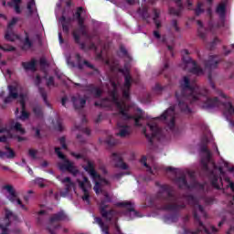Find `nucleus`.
Masks as SVG:
<instances>
[{"label": "nucleus", "instance_id": "f257e3e1", "mask_svg": "<svg viewBox=\"0 0 234 234\" xmlns=\"http://www.w3.org/2000/svg\"><path fill=\"white\" fill-rule=\"evenodd\" d=\"M180 91H176V98L181 112L191 114L189 103L201 101L202 109H215V107L222 105L225 114H229V116H233L234 114V106L231 101L221 102L217 97L212 99L207 97V90L202 89L197 84H191V80L186 76L180 82Z\"/></svg>", "mask_w": 234, "mask_h": 234}, {"label": "nucleus", "instance_id": "f03ea898", "mask_svg": "<svg viewBox=\"0 0 234 234\" xmlns=\"http://www.w3.org/2000/svg\"><path fill=\"white\" fill-rule=\"evenodd\" d=\"M183 198L188 202V206L192 208V215L194 217V220L197 224H198L199 228L196 231L188 230V233L191 234H211L209 230L204 226V222L200 219V215L204 218H207V213L202 205H200V199L193 195H183Z\"/></svg>", "mask_w": 234, "mask_h": 234}, {"label": "nucleus", "instance_id": "7ed1b4c3", "mask_svg": "<svg viewBox=\"0 0 234 234\" xmlns=\"http://www.w3.org/2000/svg\"><path fill=\"white\" fill-rule=\"evenodd\" d=\"M219 60L208 59L204 60L205 69L197 62V60L188 59L183 60V69L190 74H195V76H204L206 70L208 71V80L210 83L213 81L212 70H215L218 67Z\"/></svg>", "mask_w": 234, "mask_h": 234}, {"label": "nucleus", "instance_id": "20e7f679", "mask_svg": "<svg viewBox=\"0 0 234 234\" xmlns=\"http://www.w3.org/2000/svg\"><path fill=\"white\" fill-rule=\"evenodd\" d=\"M157 198H159V200H165V202H173L163 205V211H180V209H186V204L176 203V197L175 196V193H173V187L169 185L160 186Z\"/></svg>", "mask_w": 234, "mask_h": 234}, {"label": "nucleus", "instance_id": "39448f33", "mask_svg": "<svg viewBox=\"0 0 234 234\" xmlns=\"http://www.w3.org/2000/svg\"><path fill=\"white\" fill-rule=\"evenodd\" d=\"M113 90L111 92L112 103H114L119 111V114L122 116L123 120H133L135 127H142V123H140V120H144V116L142 114L139 115H131L129 114V107H127L124 102L120 101L118 99V85L116 82L112 83Z\"/></svg>", "mask_w": 234, "mask_h": 234}, {"label": "nucleus", "instance_id": "423d86ee", "mask_svg": "<svg viewBox=\"0 0 234 234\" xmlns=\"http://www.w3.org/2000/svg\"><path fill=\"white\" fill-rule=\"evenodd\" d=\"M55 153L60 160H63V163H58V169L60 171H68L73 176H78L80 175V170L78 166L74 165V163L67 159V155L61 153V148L56 147Z\"/></svg>", "mask_w": 234, "mask_h": 234}, {"label": "nucleus", "instance_id": "0eeeda50", "mask_svg": "<svg viewBox=\"0 0 234 234\" xmlns=\"http://www.w3.org/2000/svg\"><path fill=\"white\" fill-rule=\"evenodd\" d=\"M112 202V198L111 196H109V193H104V198L101 199V202L99 204V210L102 217V218H105L108 222H111L112 218H114V215L116 214V211L114 209L111 208L109 209V205ZM109 209V210H107Z\"/></svg>", "mask_w": 234, "mask_h": 234}, {"label": "nucleus", "instance_id": "6e6552de", "mask_svg": "<svg viewBox=\"0 0 234 234\" xmlns=\"http://www.w3.org/2000/svg\"><path fill=\"white\" fill-rule=\"evenodd\" d=\"M147 127L150 129V133H147V129H143V133L144 134L145 138L149 142L150 145H153L154 142L153 140H158L160 141L162 138H164V132L162 131V128L158 127V124L156 122H148Z\"/></svg>", "mask_w": 234, "mask_h": 234}, {"label": "nucleus", "instance_id": "1a4fd4ad", "mask_svg": "<svg viewBox=\"0 0 234 234\" xmlns=\"http://www.w3.org/2000/svg\"><path fill=\"white\" fill-rule=\"evenodd\" d=\"M119 72H122V76H124L122 98H124V100H130L131 86L133 85V77H131V71L129 70V69H120Z\"/></svg>", "mask_w": 234, "mask_h": 234}, {"label": "nucleus", "instance_id": "9d476101", "mask_svg": "<svg viewBox=\"0 0 234 234\" xmlns=\"http://www.w3.org/2000/svg\"><path fill=\"white\" fill-rule=\"evenodd\" d=\"M155 120H160L161 122H164L167 125L168 129H170V131H173L176 125L175 107L171 106L166 111H165V112L161 116L156 117Z\"/></svg>", "mask_w": 234, "mask_h": 234}, {"label": "nucleus", "instance_id": "9b49d317", "mask_svg": "<svg viewBox=\"0 0 234 234\" xmlns=\"http://www.w3.org/2000/svg\"><path fill=\"white\" fill-rule=\"evenodd\" d=\"M207 163L208 162L205 161L204 159L201 160L202 171H204L205 173H210L212 187H215V189H221L222 177L218 176V175H216L213 170H209V165H207Z\"/></svg>", "mask_w": 234, "mask_h": 234}, {"label": "nucleus", "instance_id": "f8f14e48", "mask_svg": "<svg viewBox=\"0 0 234 234\" xmlns=\"http://www.w3.org/2000/svg\"><path fill=\"white\" fill-rule=\"evenodd\" d=\"M68 65L71 67V69H79L81 70L83 69V66L86 65L88 69H91L93 72L90 74L93 76H100V69H96L94 65L90 64L89 60H81V59H68L67 60Z\"/></svg>", "mask_w": 234, "mask_h": 234}, {"label": "nucleus", "instance_id": "ddd939ff", "mask_svg": "<svg viewBox=\"0 0 234 234\" xmlns=\"http://www.w3.org/2000/svg\"><path fill=\"white\" fill-rule=\"evenodd\" d=\"M84 170L89 173L90 176H91L92 180H99L101 184H104V186H109V180L106 178L101 177L96 169H94V164L92 162L88 161L87 165L84 167Z\"/></svg>", "mask_w": 234, "mask_h": 234}, {"label": "nucleus", "instance_id": "4468645a", "mask_svg": "<svg viewBox=\"0 0 234 234\" xmlns=\"http://www.w3.org/2000/svg\"><path fill=\"white\" fill-rule=\"evenodd\" d=\"M5 189L9 193L8 200L9 202H12V204H16V206H20L24 211H27L28 208L23 204L21 199L17 197V194L16 193V190L14 189V186L12 185H6L5 186Z\"/></svg>", "mask_w": 234, "mask_h": 234}, {"label": "nucleus", "instance_id": "2eb2a0df", "mask_svg": "<svg viewBox=\"0 0 234 234\" xmlns=\"http://www.w3.org/2000/svg\"><path fill=\"white\" fill-rule=\"evenodd\" d=\"M34 45L36 47H41V38L37 37L35 41H32L28 32L25 31V39L23 40L22 50H30Z\"/></svg>", "mask_w": 234, "mask_h": 234}, {"label": "nucleus", "instance_id": "dca6fc26", "mask_svg": "<svg viewBox=\"0 0 234 234\" xmlns=\"http://www.w3.org/2000/svg\"><path fill=\"white\" fill-rule=\"evenodd\" d=\"M113 162H115V167H118L119 169H122L123 171H127L129 169V166L125 162H123V157H122V154L113 153L112 154Z\"/></svg>", "mask_w": 234, "mask_h": 234}, {"label": "nucleus", "instance_id": "f3484780", "mask_svg": "<svg viewBox=\"0 0 234 234\" xmlns=\"http://www.w3.org/2000/svg\"><path fill=\"white\" fill-rule=\"evenodd\" d=\"M40 66L44 70L43 79L47 80V82H46L47 87H54V77L51 76L48 78V72H47V69H45V67H48V63L47 62V59H40Z\"/></svg>", "mask_w": 234, "mask_h": 234}, {"label": "nucleus", "instance_id": "a211bd4d", "mask_svg": "<svg viewBox=\"0 0 234 234\" xmlns=\"http://www.w3.org/2000/svg\"><path fill=\"white\" fill-rule=\"evenodd\" d=\"M18 102L20 103L22 109L21 115L18 117V119L22 121L28 120V118H30V113L27 112V102L25 101L24 95H20V100L18 101Z\"/></svg>", "mask_w": 234, "mask_h": 234}, {"label": "nucleus", "instance_id": "6ab92c4d", "mask_svg": "<svg viewBox=\"0 0 234 234\" xmlns=\"http://www.w3.org/2000/svg\"><path fill=\"white\" fill-rule=\"evenodd\" d=\"M176 182L179 189H193V187H195V185L197 184L194 183V185H189V183H187V178H186V176H181L177 177Z\"/></svg>", "mask_w": 234, "mask_h": 234}, {"label": "nucleus", "instance_id": "aec40b11", "mask_svg": "<svg viewBox=\"0 0 234 234\" xmlns=\"http://www.w3.org/2000/svg\"><path fill=\"white\" fill-rule=\"evenodd\" d=\"M177 9L175 7H169V14L170 16H176V17L180 16L182 14V10H184V5H182V0H174Z\"/></svg>", "mask_w": 234, "mask_h": 234}, {"label": "nucleus", "instance_id": "412c9836", "mask_svg": "<svg viewBox=\"0 0 234 234\" xmlns=\"http://www.w3.org/2000/svg\"><path fill=\"white\" fill-rule=\"evenodd\" d=\"M117 127L119 129L117 136H120L121 138H125L131 135V127L129 125H122L120 122H118Z\"/></svg>", "mask_w": 234, "mask_h": 234}, {"label": "nucleus", "instance_id": "4be33fe9", "mask_svg": "<svg viewBox=\"0 0 234 234\" xmlns=\"http://www.w3.org/2000/svg\"><path fill=\"white\" fill-rule=\"evenodd\" d=\"M62 19V30L65 32V34H69L70 32V27H72V22L74 21V18L69 16H61Z\"/></svg>", "mask_w": 234, "mask_h": 234}, {"label": "nucleus", "instance_id": "5701e85b", "mask_svg": "<svg viewBox=\"0 0 234 234\" xmlns=\"http://www.w3.org/2000/svg\"><path fill=\"white\" fill-rule=\"evenodd\" d=\"M118 207H124V209H127L130 213L133 212L135 217H138V212L134 210V205L131 203L130 201H122L117 203Z\"/></svg>", "mask_w": 234, "mask_h": 234}, {"label": "nucleus", "instance_id": "b1692460", "mask_svg": "<svg viewBox=\"0 0 234 234\" xmlns=\"http://www.w3.org/2000/svg\"><path fill=\"white\" fill-rule=\"evenodd\" d=\"M71 100L73 101V107L76 110L83 109V107H85L87 103V99H83V98L78 99L76 97H72Z\"/></svg>", "mask_w": 234, "mask_h": 234}, {"label": "nucleus", "instance_id": "393cba45", "mask_svg": "<svg viewBox=\"0 0 234 234\" xmlns=\"http://www.w3.org/2000/svg\"><path fill=\"white\" fill-rule=\"evenodd\" d=\"M87 90L88 92H90V94H93L94 98H100L102 94V90L101 89L92 85V84H90L88 87H87Z\"/></svg>", "mask_w": 234, "mask_h": 234}, {"label": "nucleus", "instance_id": "a878e982", "mask_svg": "<svg viewBox=\"0 0 234 234\" xmlns=\"http://www.w3.org/2000/svg\"><path fill=\"white\" fill-rule=\"evenodd\" d=\"M118 54L121 58H125L126 59H133V56L131 55V53H129L127 48H125V46L123 45H121L119 47Z\"/></svg>", "mask_w": 234, "mask_h": 234}, {"label": "nucleus", "instance_id": "bb28decb", "mask_svg": "<svg viewBox=\"0 0 234 234\" xmlns=\"http://www.w3.org/2000/svg\"><path fill=\"white\" fill-rule=\"evenodd\" d=\"M22 3H23V0H11V2H8L7 5L8 6H13L16 14H21Z\"/></svg>", "mask_w": 234, "mask_h": 234}, {"label": "nucleus", "instance_id": "cd10ccee", "mask_svg": "<svg viewBox=\"0 0 234 234\" xmlns=\"http://www.w3.org/2000/svg\"><path fill=\"white\" fill-rule=\"evenodd\" d=\"M22 67L26 72H28V70L36 72V60H31L30 62H22Z\"/></svg>", "mask_w": 234, "mask_h": 234}, {"label": "nucleus", "instance_id": "c85d7f7f", "mask_svg": "<svg viewBox=\"0 0 234 234\" xmlns=\"http://www.w3.org/2000/svg\"><path fill=\"white\" fill-rule=\"evenodd\" d=\"M95 222H97V224L100 226L102 233L111 234L109 232V226L105 225V223L103 222V219H101V218H95Z\"/></svg>", "mask_w": 234, "mask_h": 234}, {"label": "nucleus", "instance_id": "c756f323", "mask_svg": "<svg viewBox=\"0 0 234 234\" xmlns=\"http://www.w3.org/2000/svg\"><path fill=\"white\" fill-rule=\"evenodd\" d=\"M137 12L144 21H147V19L151 17V15L149 14V9L147 7H139Z\"/></svg>", "mask_w": 234, "mask_h": 234}, {"label": "nucleus", "instance_id": "7c9ffc66", "mask_svg": "<svg viewBox=\"0 0 234 234\" xmlns=\"http://www.w3.org/2000/svg\"><path fill=\"white\" fill-rule=\"evenodd\" d=\"M164 220L166 224H171L173 222H178V214H168L164 217Z\"/></svg>", "mask_w": 234, "mask_h": 234}, {"label": "nucleus", "instance_id": "2f4dec72", "mask_svg": "<svg viewBox=\"0 0 234 234\" xmlns=\"http://www.w3.org/2000/svg\"><path fill=\"white\" fill-rule=\"evenodd\" d=\"M38 92L43 99L44 103H46L47 107H51L50 102H48V95L45 88L38 87Z\"/></svg>", "mask_w": 234, "mask_h": 234}, {"label": "nucleus", "instance_id": "473e14b6", "mask_svg": "<svg viewBox=\"0 0 234 234\" xmlns=\"http://www.w3.org/2000/svg\"><path fill=\"white\" fill-rule=\"evenodd\" d=\"M62 184H65L66 193H69L70 189L74 187V183L72 182V179H70V177L69 176L62 179Z\"/></svg>", "mask_w": 234, "mask_h": 234}, {"label": "nucleus", "instance_id": "72a5a7b5", "mask_svg": "<svg viewBox=\"0 0 234 234\" xmlns=\"http://www.w3.org/2000/svg\"><path fill=\"white\" fill-rule=\"evenodd\" d=\"M80 189L83 191L84 195L82 196V200L87 202V204H90V195L89 194V190L86 186H83V183H80Z\"/></svg>", "mask_w": 234, "mask_h": 234}, {"label": "nucleus", "instance_id": "f704fd0d", "mask_svg": "<svg viewBox=\"0 0 234 234\" xmlns=\"http://www.w3.org/2000/svg\"><path fill=\"white\" fill-rule=\"evenodd\" d=\"M72 37L74 38L75 43H77V45H80L81 50H85V48H87V46L85 45L84 42H80V37L78 35V32L76 30H74L72 32Z\"/></svg>", "mask_w": 234, "mask_h": 234}, {"label": "nucleus", "instance_id": "c9c22d12", "mask_svg": "<svg viewBox=\"0 0 234 234\" xmlns=\"http://www.w3.org/2000/svg\"><path fill=\"white\" fill-rule=\"evenodd\" d=\"M5 39L6 41L14 42L16 39H17V35H16L12 29H7L5 35Z\"/></svg>", "mask_w": 234, "mask_h": 234}, {"label": "nucleus", "instance_id": "e433bc0d", "mask_svg": "<svg viewBox=\"0 0 234 234\" xmlns=\"http://www.w3.org/2000/svg\"><path fill=\"white\" fill-rule=\"evenodd\" d=\"M197 23L199 27L197 29V34L199 37H201V39H206V31H204V24L200 20H197Z\"/></svg>", "mask_w": 234, "mask_h": 234}, {"label": "nucleus", "instance_id": "4c0bfd02", "mask_svg": "<svg viewBox=\"0 0 234 234\" xmlns=\"http://www.w3.org/2000/svg\"><path fill=\"white\" fill-rule=\"evenodd\" d=\"M221 42L222 41L216 37L212 42H209L208 44H207V48H208V50H215V48H217V45H219V43Z\"/></svg>", "mask_w": 234, "mask_h": 234}, {"label": "nucleus", "instance_id": "58836bf2", "mask_svg": "<svg viewBox=\"0 0 234 234\" xmlns=\"http://www.w3.org/2000/svg\"><path fill=\"white\" fill-rule=\"evenodd\" d=\"M83 12V7H78L77 11L75 12V14L73 15L75 19L78 21V23H81V21H85V18H83V16H81V14Z\"/></svg>", "mask_w": 234, "mask_h": 234}, {"label": "nucleus", "instance_id": "ea45409f", "mask_svg": "<svg viewBox=\"0 0 234 234\" xmlns=\"http://www.w3.org/2000/svg\"><path fill=\"white\" fill-rule=\"evenodd\" d=\"M33 112L37 118H43V107L41 105L34 106Z\"/></svg>", "mask_w": 234, "mask_h": 234}, {"label": "nucleus", "instance_id": "a19ab883", "mask_svg": "<svg viewBox=\"0 0 234 234\" xmlns=\"http://www.w3.org/2000/svg\"><path fill=\"white\" fill-rule=\"evenodd\" d=\"M9 89V96L10 98H13V100H16V98L19 97V93H17V88L16 86H8Z\"/></svg>", "mask_w": 234, "mask_h": 234}, {"label": "nucleus", "instance_id": "79ce46f5", "mask_svg": "<svg viewBox=\"0 0 234 234\" xmlns=\"http://www.w3.org/2000/svg\"><path fill=\"white\" fill-rule=\"evenodd\" d=\"M79 32L81 36H87L89 33L87 32V26H85V21H80L78 23Z\"/></svg>", "mask_w": 234, "mask_h": 234}, {"label": "nucleus", "instance_id": "37998d69", "mask_svg": "<svg viewBox=\"0 0 234 234\" xmlns=\"http://www.w3.org/2000/svg\"><path fill=\"white\" fill-rule=\"evenodd\" d=\"M5 156L6 158H8L9 160H12L13 158H16V152L10 147V146H5Z\"/></svg>", "mask_w": 234, "mask_h": 234}, {"label": "nucleus", "instance_id": "c03bdc74", "mask_svg": "<svg viewBox=\"0 0 234 234\" xmlns=\"http://www.w3.org/2000/svg\"><path fill=\"white\" fill-rule=\"evenodd\" d=\"M170 24H171L172 28H174L175 32H176L177 34H180V32H182V29L178 26L177 19H172Z\"/></svg>", "mask_w": 234, "mask_h": 234}, {"label": "nucleus", "instance_id": "a18cd8bd", "mask_svg": "<svg viewBox=\"0 0 234 234\" xmlns=\"http://www.w3.org/2000/svg\"><path fill=\"white\" fill-rule=\"evenodd\" d=\"M141 164H143L144 165V167H146L148 173H150L151 175H154L153 168H151V166H149V165H147V157L143 156L141 159Z\"/></svg>", "mask_w": 234, "mask_h": 234}, {"label": "nucleus", "instance_id": "49530a36", "mask_svg": "<svg viewBox=\"0 0 234 234\" xmlns=\"http://www.w3.org/2000/svg\"><path fill=\"white\" fill-rule=\"evenodd\" d=\"M95 185L93 186V191H95L96 195H100L101 193V183L100 180L96 179L94 180Z\"/></svg>", "mask_w": 234, "mask_h": 234}, {"label": "nucleus", "instance_id": "de8ad7c7", "mask_svg": "<svg viewBox=\"0 0 234 234\" xmlns=\"http://www.w3.org/2000/svg\"><path fill=\"white\" fill-rule=\"evenodd\" d=\"M13 129H15V131H16L20 134H25V133H27V131L23 128L20 122H16L13 126Z\"/></svg>", "mask_w": 234, "mask_h": 234}, {"label": "nucleus", "instance_id": "09e8293b", "mask_svg": "<svg viewBox=\"0 0 234 234\" xmlns=\"http://www.w3.org/2000/svg\"><path fill=\"white\" fill-rule=\"evenodd\" d=\"M0 50H4V52H13V50H16V48L10 46V45H5V46H0ZM2 54L0 52V58Z\"/></svg>", "mask_w": 234, "mask_h": 234}, {"label": "nucleus", "instance_id": "8fccbe9b", "mask_svg": "<svg viewBox=\"0 0 234 234\" xmlns=\"http://www.w3.org/2000/svg\"><path fill=\"white\" fill-rule=\"evenodd\" d=\"M217 14H221V16H224L226 14V5L225 4H219L216 9Z\"/></svg>", "mask_w": 234, "mask_h": 234}, {"label": "nucleus", "instance_id": "3c124183", "mask_svg": "<svg viewBox=\"0 0 234 234\" xmlns=\"http://www.w3.org/2000/svg\"><path fill=\"white\" fill-rule=\"evenodd\" d=\"M106 144H107V145H110V147H114V145H116V144H118V142L114 140V137L108 136L106 139Z\"/></svg>", "mask_w": 234, "mask_h": 234}, {"label": "nucleus", "instance_id": "603ef678", "mask_svg": "<svg viewBox=\"0 0 234 234\" xmlns=\"http://www.w3.org/2000/svg\"><path fill=\"white\" fill-rule=\"evenodd\" d=\"M55 129L59 131L60 133L63 131V123L61 122V119L58 118L57 122L55 124Z\"/></svg>", "mask_w": 234, "mask_h": 234}, {"label": "nucleus", "instance_id": "864d4df0", "mask_svg": "<svg viewBox=\"0 0 234 234\" xmlns=\"http://www.w3.org/2000/svg\"><path fill=\"white\" fill-rule=\"evenodd\" d=\"M35 184L37 186H39L41 188L45 187L46 185H45V179L41 178V177H37L35 179Z\"/></svg>", "mask_w": 234, "mask_h": 234}, {"label": "nucleus", "instance_id": "5fc2aeb1", "mask_svg": "<svg viewBox=\"0 0 234 234\" xmlns=\"http://www.w3.org/2000/svg\"><path fill=\"white\" fill-rule=\"evenodd\" d=\"M36 5V1L31 0L27 3V10L29 12V14L32 16V14H34V9L32 8L34 5Z\"/></svg>", "mask_w": 234, "mask_h": 234}, {"label": "nucleus", "instance_id": "6e6d98bb", "mask_svg": "<svg viewBox=\"0 0 234 234\" xmlns=\"http://www.w3.org/2000/svg\"><path fill=\"white\" fill-rule=\"evenodd\" d=\"M196 16H200L204 14V9H202V3H198L197 8L195 9Z\"/></svg>", "mask_w": 234, "mask_h": 234}, {"label": "nucleus", "instance_id": "4d7b16f0", "mask_svg": "<svg viewBox=\"0 0 234 234\" xmlns=\"http://www.w3.org/2000/svg\"><path fill=\"white\" fill-rule=\"evenodd\" d=\"M28 155L33 158V160H36V158H37V150H34V149H29L28 150Z\"/></svg>", "mask_w": 234, "mask_h": 234}, {"label": "nucleus", "instance_id": "13d9d810", "mask_svg": "<svg viewBox=\"0 0 234 234\" xmlns=\"http://www.w3.org/2000/svg\"><path fill=\"white\" fill-rule=\"evenodd\" d=\"M58 140H59V144H60L62 149L67 150V149H68V146H67V144H66V138H65V136L60 137Z\"/></svg>", "mask_w": 234, "mask_h": 234}, {"label": "nucleus", "instance_id": "bf43d9fd", "mask_svg": "<svg viewBox=\"0 0 234 234\" xmlns=\"http://www.w3.org/2000/svg\"><path fill=\"white\" fill-rule=\"evenodd\" d=\"M42 215H47V211H45V210H40V211L38 212L37 224H43V218H41Z\"/></svg>", "mask_w": 234, "mask_h": 234}, {"label": "nucleus", "instance_id": "052dcab7", "mask_svg": "<svg viewBox=\"0 0 234 234\" xmlns=\"http://www.w3.org/2000/svg\"><path fill=\"white\" fill-rule=\"evenodd\" d=\"M181 56H182V59H191V58L187 57V56H189V50H187V49H183L181 51Z\"/></svg>", "mask_w": 234, "mask_h": 234}, {"label": "nucleus", "instance_id": "680f3d73", "mask_svg": "<svg viewBox=\"0 0 234 234\" xmlns=\"http://www.w3.org/2000/svg\"><path fill=\"white\" fill-rule=\"evenodd\" d=\"M17 23V18L14 17L12 20L8 23L7 29L12 30V27Z\"/></svg>", "mask_w": 234, "mask_h": 234}, {"label": "nucleus", "instance_id": "e2e57ef3", "mask_svg": "<svg viewBox=\"0 0 234 234\" xmlns=\"http://www.w3.org/2000/svg\"><path fill=\"white\" fill-rule=\"evenodd\" d=\"M10 217H12V211L7 210L5 212V224H8V222H10Z\"/></svg>", "mask_w": 234, "mask_h": 234}, {"label": "nucleus", "instance_id": "0e129e2a", "mask_svg": "<svg viewBox=\"0 0 234 234\" xmlns=\"http://www.w3.org/2000/svg\"><path fill=\"white\" fill-rule=\"evenodd\" d=\"M204 202H205L206 206H211V204H213V202H215V199L213 197H205Z\"/></svg>", "mask_w": 234, "mask_h": 234}, {"label": "nucleus", "instance_id": "69168bd1", "mask_svg": "<svg viewBox=\"0 0 234 234\" xmlns=\"http://www.w3.org/2000/svg\"><path fill=\"white\" fill-rule=\"evenodd\" d=\"M154 21H157L158 17H160V11L156 8H154Z\"/></svg>", "mask_w": 234, "mask_h": 234}, {"label": "nucleus", "instance_id": "338daca9", "mask_svg": "<svg viewBox=\"0 0 234 234\" xmlns=\"http://www.w3.org/2000/svg\"><path fill=\"white\" fill-rule=\"evenodd\" d=\"M70 155L73 156L74 158H76L77 160H82L83 154H76L75 152H71Z\"/></svg>", "mask_w": 234, "mask_h": 234}, {"label": "nucleus", "instance_id": "774afa93", "mask_svg": "<svg viewBox=\"0 0 234 234\" xmlns=\"http://www.w3.org/2000/svg\"><path fill=\"white\" fill-rule=\"evenodd\" d=\"M32 130L35 131V138H41V130L36 127H33Z\"/></svg>", "mask_w": 234, "mask_h": 234}]
</instances>
